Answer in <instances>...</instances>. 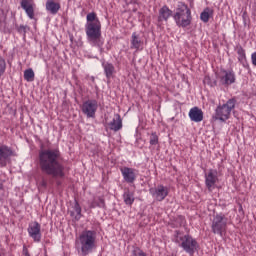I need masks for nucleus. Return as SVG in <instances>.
I'll list each match as a JSON object with an SVG mask.
<instances>
[{"mask_svg":"<svg viewBox=\"0 0 256 256\" xmlns=\"http://www.w3.org/2000/svg\"><path fill=\"white\" fill-rule=\"evenodd\" d=\"M22 9L28 15L29 19H35V5L29 0H22L20 3Z\"/></svg>","mask_w":256,"mask_h":256,"instance_id":"nucleus-16","label":"nucleus"},{"mask_svg":"<svg viewBox=\"0 0 256 256\" xmlns=\"http://www.w3.org/2000/svg\"><path fill=\"white\" fill-rule=\"evenodd\" d=\"M149 193L155 201L161 202L165 201V198L169 195V188L163 184H159L156 187L150 188Z\"/></svg>","mask_w":256,"mask_h":256,"instance_id":"nucleus-9","label":"nucleus"},{"mask_svg":"<svg viewBox=\"0 0 256 256\" xmlns=\"http://www.w3.org/2000/svg\"><path fill=\"white\" fill-rule=\"evenodd\" d=\"M22 255L31 256V254L29 253V249H27V246H23Z\"/></svg>","mask_w":256,"mask_h":256,"instance_id":"nucleus-31","label":"nucleus"},{"mask_svg":"<svg viewBox=\"0 0 256 256\" xmlns=\"http://www.w3.org/2000/svg\"><path fill=\"white\" fill-rule=\"evenodd\" d=\"M122 177L126 183H135L137 179V174H135V169L129 167L120 168Z\"/></svg>","mask_w":256,"mask_h":256,"instance_id":"nucleus-15","label":"nucleus"},{"mask_svg":"<svg viewBox=\"0 0 256 256\" xmlns=\"http://www.w3.org/2000/svg\"><path fill=\"white\" fill-rule=\"evenodd\" d=\"M60 9L61 4L59 2H55L53 0L46 1V11H48V13H51V15H57Z\"/></svg>","mask_w":256,"mask_h":256,"instance_id":"nucleus-20","label":"nucleus"},{"mask_svg":"<svg viewBox=\"0 0 256 256\" xmlns=\"http://www.w3.org/2000/svg\"><path fill=\"white\" fill-rule=\"evenodd\" d=\"M19 33H25V26L21 25L18 28Z\"/></svg>","mask_w":256,"mask_h":256,"instance_id":"nucleus-34","label":"nucleus"},{"mask_svg":"<svg viewBox=\"0 0 256 256\" xmlns=\"http://www.w3.org/2000/svg\"><path fill=\"white\" fill-rule=\"evenodd\" d=\"M236 105L237 98L235 97L228 99L224 104L218 105L215 109L213 119H215V121H222V123H225V121L230 119L231 113L233 112V109H235Z\"/></svg>","mask_w":256,"mask_h":256,"instance_id":"nucleus-6","label":"nucleus"},{"mask_svg":"<svg viewBox=\"0 0 256 256\" xmlns=\"http://www.w3.org/2000/svg\"><path fill=\"white\" fill-rule=\"evenodd\" d=\"M109 127L111 131H121V129H123V120L121 119V115L115 114L113 120L109 123Z\"/></svg>","mask_w":256,"mask_h":256,"instance_id":"nucleus-19","label":"nucleus"},{"mask_svg":"<svg viewBox=\"0 0 256 256\" xmlns=\"http://www.w3.org/2000/svg\"><path fill=\"white\" fill-rule=\"evenodd\" d=\"M7 71V61L5 60V57L0 54V79L5 75V72Z\"/></svg>","mask_w":256,"mask_h":256,"instance_id":"nucleus-27","label":"nucleus"},{"mask_svg":"<svg viewBox=\"0 0 256 256\" xmlns=\"http://www.w3.org/2000/svg\"><path fill=\"white\" fill-rule=\"evenodd\" d=\"M86 35L88 41L93 47H103V41L101 40V21L97 17L95 12L88 13L86 16Z\"/></svg>","mask_w":256,"mask_h":256,"instance_id":"nucleus-2","label":"nucleus"},{"mask_svg":"<svg viewBox=\"0 0 256 256\" xmlns=\"http://www.w3.org/2000/svg\"><path fill=\"white\" fill-rule=\"evenodd\" d=\"M174 237L175 243H178L179 247H181L185 253H188V255H195V251L199 249V243H197V240L191 235L187 234L181 236V232L176 230Z\"/></svg>","mask_w":256,"mask_h":256,"instance_id":"nucleus-5","label":"nucleus"},{"mask_svg":"<svg viewBox=\"0 0 256 256\" xmlns=\"http://www.w3.org/2000/svg\"><path fill=\"white\" fill-rule=\"evenodd\" d=\"M218 181H219V177L217 176V170L210 169L208 173L205 175V185L208 191L210 192L213 191Z\"/></svg>","mask_w":256,"mask_h":256,"instance_id":"nucleus-12","label":"nucleus"},{"mask_svg":"<svg viewBox=\"0 0 256 256\" xmlns=\"http://www.w3.org/2000/svg\"><path fill=\"white\" fill-rule=\"evenodd\" d=\"M38 165L45 175H51L54 179L65 177V166L61 164V151L59 149L40 150Z\"/></svg>","mask_w":256,"mask_h":256,"instance_id":"nucleus-1","label":"nucleus"},{"mask_svg":"<svg viewBox=\"0 0 256 256\" xmlns=\"http://www.w3.org/2000/svg\"><path fill=\"white\" fill-rule=\"evenodd\" d=\"M3 189V181L0 180V191Z\"/></svg>","mask_w":256,"mask_h":256,"instance_id":"nucleus-35","label":"nucleus"},{"mask_svg":"<svg viewBox=\"0 0 256 256\" xmlns=\"http://www.w3.org/2000/svg\"><path fill=\"white\" fill-rule=\"evenodd\" d=\"M227 217H225V214H217L214 216L212 220V233L214 235H220V237H223V234L227 231Z\"/></svg>","mask_w":256,"mask_h":256,"instance_id":"nucleus-7","label":"nucleus"},{"mask_svg":"<svg viewBox=\"0 0 256 256\" xmlns=\"http://www.w3.org/2000/svg\"><path fill=\"white\" fill-rule=\"evenodd\" d=\"M131 3H137V0H132Z\"/></svg>","mask_w":256,"mask_h":256,"instance_id":"nucleus-36","label":"nucleus"},{"mask_svg":"<svg viewBox=\"0 0 256 256\" xmlns=\"http://www.w3.org/2000/svg\"><path fill=\"white\" fill-rule=\"evenodd\" d=\"M189 118L194 123H201L203 121V110L199 107H193L189 111Z\"/></svg>","mask_w":256,"mask_h":256,"instance_id":"nucleus-18","label":"nucleus"},{"mask_svg":"<svg viewBox=\"0 0 256 256\" xmlns=\"http://www.w3.org/2000/svg\"><path fill=\"white\" fill-rule=\"evenodd\" d=\"M159 144V136L157 132H152L150 136V145H158Z\"/></svg>","mask_w":256,"mask_h":256,"instance_id":"nucleus-29","label":"nucleus"},{"mask_svg":"<svg viewBox=\"0 0 256 256\" xmlns=\"http://www.w3.org/2000/svg\"><path fill=\"white\" fill-rule=\"evenodd\" d=\"M209 79H210L209 77H206V78H205V81H209Z\"/></svg>","mask_w":256,"mask_h":256,"instance_id":"nucleus-37","label":"nucleus"},{"mask_svg":"<svg viewBox=\"0 0 256 256\" xmlns=\"http://www.w3.org/2000/svg\"><path fill=\"white\" fill-rule=\"evenodd\" d=\"M144 42L141 35L137 32H133L130 39V49H134L135 51H143Z\"/></svg>","mask_w":256,"mask_h":256,"instance_id":"nucleus-13","label":"nucleus"},{"mask_svg":"<svg viewBox=\"0 0 256 256\" xmlns=\"http://www.w3.org/2000/svg\"><path fill=\"white\" fill-rule=\"evenodd\" d=\"M251 59H252V65H254V67H256V52L252 53Z\"/></svg>","mask_w":256,"mask_h":256,"instance_id":"nucleus-32","label":"nucleus"},{"mask_svg":"<svg viewBox=\"0 0 256 256\" xmlns=\"http://www.w3.org/2000/svg\"><path fill=\"white\" fill-rule=\"evenodd\" d=\"M216 77L224 87H229V85H233L236 81L235 72L233 70L221 69L219 73L216 74Z\"/></svg>","mask_w":256,"mask_h":256,"instance_id":"nucleus-8","label":"nucleus"},{"mask_svg":"<svg viewBox=\"0 0 256 256\" xmlns=\"http://www.w3.org/2000/svg\"><path fill=\"white\" fill-rule=\"evenodd\" d=\"M27 231H28L29 237H31L35 243H41L42 234H41V224H39V222L37 221L31 222L28 226Z\"/></svg>","mask_w":256,"mask_h":256,"instance_id":"nucleus-11","label":"nucleus"},{"mask_svg":"<svg viewBox=\"0 0 256 256\" xmlns=\"http://www.w3.org/2000/svg\"><path fill=\"white\" fill-rule=\"evenodd\" d=\"M76 247L82 256H87L97 249V232L84 230L76 239Z\"/></svg>","mask_w":256,"mask_h":256,"instance_id":"nucleus-3","label":"nucleus"},{"mask_svg":"<svg viewBox=\"0 0 256 256\" xmlns=\"http://www.w3.org/2000/svg\"><path fill=\"white\" fill-rule=\"evenodd\" d=\"M173 19L178 27H189L193 21L189 6L183 2H178L176 11L173 14Z\"/></svg>","mask_w":256,"mask_h":256,"instance_id":"nucleus-4","label":"nucleus"},{"mask_svg":"<svg viewBox=\"0 0 256 256\" xmlns=\"http://www.w3.org/2000/svg\"><path fill=\"white\" fill-rule=\"evenodd\" d=\"M102 67L104 68V73L107 79H111L113 77V73H115V66L109 62L103 63Z\"/></svg>","mask_w":256,"mask_h":256,"instance_id":"nucleus-22","label":"nucleus"},{"mask_svg":"<svg viewBox=\"0 0 256 256\" xmlns=\"http://www.w3.org/2000/svg\"><path fill=\"white\" fill-rule=\"evenodd\" d=\"M9 157H13V150L7 145H0V167L7 165Z\"/></svg>","mask_w":256,"mask_h":256,"instance_id":"nucleus-14","label":"nucleus"},{"mask_svg":"<svg viewBox=\"0 0 256 256\" xmlns=\"http://www.w3.org/2000/svg\"><path fill=\"white\" fill-rule=\"evenodd\" d=\"M214 85H217V81H214Z\"/></svg>","mask_w":256,"mask_h":256,"instance_id":"nucleus-39","label":"nucleus"},{"mask_svg":"<svg viewBox=\"0 0 256 256\" xmlns=\"http://www.w3.org/2000/svg\"><path fill=\"white\" fill-rule=\"evenodd\" d=\"M235 51L237 52L238 55V61L242 63V65L247 63V55L245 54V49H243V46L237 45Z\"/></svg>","mask_w":256,"mask_h":256,"instance_id":"nucleus-21","label":"nucleus"},{"mask_svg":"<svg viewBox=\"0 0 256 256\" xmlns=\"http://www.w3.org/2000/svg\"><path fill=\"white\" fill-rule=\"evenodd\" d=\"M123 199L125 205H132L135 203V194L133 192H130L129 190H126L123 194Z\"/></svg>","mask_w":256,"mask_h":256,"instance_id":"nucleus-24","label":"nucleus"},{"mask_svg":"<svg viewBox=\"0 0 256 256\" xmlns=\"http://www.w3.org/2000/svg\"><path fill=\"white\" fill-rule=\"evenodd\" d=\"M40 187H43L44 189L47 188V180L42 179V181L40 182Z\"/></svg>","mask_w":256,"mask_h":256,"instance_id":"nucleus-33","label":"nucleus"},{"mask_svg":"<svg viewBox=\"0 0 256 256\" xmlns=\"http://www.w3.org/2000/svg\"><path fill=\"white\" fill-rule=\"evenodd\" d=\"M130 256H149V255H147V253H145V251H143V249H141L140 247L135 246L133 247Z\"/></svg>","mask_w":256,"mask_h":256,"instance_id":"nucleus-28","label":"nucleus"},{"mask_svg":"<svg viewBox=\"0 0 256 256\" xmlns=\"http://www.w3.org/2000/svg\"><path fill=\"white\" fill-rule=\"evenodd\" d=\"M179 219H180V221L183 223V217H180Z\"/></svg>","mask_w":256,"mask_h":256,"instance_id":"nucleus-38","label":"nucleus"},{"mask_svg":"<svg viewBox=\"0 0 256 256\" xmlns=\"http://www.w3.org/2000/svg\"><path fill=\"white\" fill-rule=\"evenodd\" d=\"M99 105L97 104V100H87L82 104V113L87 116L89 119H93L95 117V113H97Z\"/></svg>","mask_w":256,"mask_h":256,"instance_id":"nucleus-10","label":"nucleus"},{"mask_svg":"<svg viewBox=\"0 0 256 256\" xmlns=\"http://www.w3.org/2000/svg\"><path fill=\"white\" fill-rule=\"evenodd\" d=\"M212 15H213V9L207 7L200 14V19L201 21H203V23H209V19H211Z\"/></svg>","mask_w":256,"mask_h":256,"instance_id":"nucleus-23","label":"nucleus"},{"mask_svg":"<svg viewBox=\"0 0 256 256\" xmlns=\"http://www.w3.org/2000/svg\"><path fill=\"white\" fill-rule=\"evenodd\" d=\"M95 207H105V199L101 197L94 198V200L90 204V209H95Z\"/></svg>","mask_w":256,"mask_h":256,"instance_id":"nucleus-26","label":"nucleus"},{"mask_svg":"<svg viewBox=\"0 0 256 256\" xmlns=\"http://www.w3.org/2000/svg\"><path fill=\"white\" fill-rule=\"evenodd\" d=\"M24 79L25 81H28V83L35 81V72L33 69L29 68L24 71Z\"/></svg>","mask_w":256,"mask_h":256,"instance_id":"nucleus-25","label":"nucleus"},{"mask_svg":"<svg viewBox=\"0 0 256 256\" xmlns=\"http://www.w3.org/2000/svg\"><path fill=\"white\" fill-rule=\"evenodd\" d=\"M173 17V11L169 9V6L164 5L160 10H159V15H158V22L162 23V21H165L166 23L169 21V18Z\"/></svg>","mask_w":256,"mask_h":256,"instance_id":"nucleus-17","label":"nucleus"},{"mask_svg":"<svg viewBox=\"0 0 256 256\" xmlns=\"http://www.w3.org/2000/svg\"><path fill=\"white\" fill-rule=\"evenodd\" d=\"M74 211L79 217H81V206L79 205V203L75 204Z\"/></svg>","mask_w":256,"mask_h":256,"instance_id":"nucleus-30","label":"nucleus"}]
</instances>
